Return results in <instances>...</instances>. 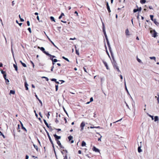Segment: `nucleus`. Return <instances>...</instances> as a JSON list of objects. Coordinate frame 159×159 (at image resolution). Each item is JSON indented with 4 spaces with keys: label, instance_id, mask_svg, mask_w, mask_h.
Returning <instances> with one entry per match:
<instances>
[{
    "label": "nucleus",
    "instance_id": "1",
    "mask_svg": "<svg viewBox=\"0 0 159 159\" xmlns=\"http://www.w3.org/2000/svg\"><path fill=\"white\" fill-rule=\"evenodd\" d=\"M150 33L152 35V36L155 38L157 36V33L154 30H151L150 31Z\"/></svg>",
    "mask_w": 159,
    "mask_h": 159
},
{
    "label": "nucleus",
    "instance_id": "2",
    "mask_svg": "<svg viewBox=\"0 0 159 159\" xmlns=\"http://www.w3.org/2000/svg\"><path fill=\"white\" fill-rule=\"evenodd\" d=\"M85 126V124L84 122H82V123H81L80 125V127L81 128L80 131H83V130L84 129V127Z\"/></svg>",
    "mask_w": 159,
    "mask_h": 159
},
{
    "label": "nucleus",
    "instance_id": "3",
    "mask_svg": "<svg viewBox=\"0 0 159 159\" xmlns=\"http://www.w3.org/2000/svg\"><path fill=\"white\" fill-rule=\"evenodd\" d=\"M47 135H48V137L49 139V140L51 143L52 145L53 148H54V145H53V142H52V139H51V137H50V135L48 133V132H47Z\"/></svg>",
    "mask_w": 159,
    "mask_h": 159
},
{
    "label": "nucleus",
    "instance_id": "4",
    "mask_svg": "<svg viewBox=\"0 0 159 159\" xmlns=\"http://www.w3.org/2000/svg\"><path fill=\"white\" fill-rule=\"evenodd\" d=\"M113 66H114V68L116 69L118 72H120V70H119V67L117 66V65L116 63Z\"/></svg>",
    "mask_w": 159,
    "mask_h": 159
},
{
    "label": "nucleus",
    "instance_id": "5",
    "mask_svg": "<svg viewBox=\"0 0 159 159\" xmlns=\"http://www.w3.org/2000/svg\"><path fill=\"white\" fill-rule=\"evenodd\" d=\"M44 53L46 55H47L48 56H49L50 57H55V56H52L50 54H49L48 52L45 51L44 52Z\"/></svg>",
    "mask_w": 159,
    "mask_h": 159
},
{
    "label": "nucleus",
    "instance_id": "6",
    "mask_svg": "<svg viewBox=\"0 0 159 159\" xmlns=\"http://www.w3.org/2000/svg\"><path fill=\"white\" fill-rule=\"evenodd\" d=\"M93 150L96 152H99V150L95 146L93 147Z\"/></svg>",
    "mask_w": 159,
    "mask_h": 159
},
{
    "label": "nucleus",
    "instance_id": "7",
    "mask_svg": "<svg viewBox=\"0 0 159 159\" xmlns=\"http://www.w3.org/2000/svg\"><path fill=\"white\" fill-rule=\"evenodd\" d=\"M57 143L60 148H64V147H63L60 143V142L59 140H57Z\"/></svg>",
    "mask_w": 159,
    "mask_h": 159
},
{
    "label": "nucleus",
    "instance_id": "8",
    "mask_svg": "<svg viewBox=\"0 0 159 159\" xmlns=\"http://www.w3.org/2000/svg\"><path fill=\"white\" fill-rule=\"evenodd\" d=\"M54 137L56 139V140H57V139H60L61 138V136H58L56 134H54L53 135Z\"/></svg>",
    "mask_w": 159,
    "mask_h": 159
},
{
    "label": "nucleus",
    "instance_id": "9",
    "mask_svg": "<svg viewBox=\"0 0 159 159\" xmlns=\"http://www.w3.org/2000/svg\"><path fill=\"white\" fill-rule=\"evenodd\" d=\"M107 7L108 12H110L111 11L108 2H107Z\"/></svg>",
    "mask_w": 159,
    "mask_h": 159
},
{
    "label": "nucleus",
    "instance_id": "10",
    "mask_svg": "<svg viewBox=\"0 0 159 159\" xmlns=\"http://www.w3.org/2000/svg\"><path fill=\"white\" fill-rule=\"evenodd\" d=\"M153 21L156 25H157V26L159 25V23L157 21V20L156 19H154V20Z\"/></svg>",
    "mask_w": 159,
    "mask_h": 159
},
{
    "label": "nucleus",
    "instance_id": "11",
    "mask_svg": "<svg viewBox=\"0 0 159 159\" xmlns=\"http://www.w3.org/2000/svg\"><path fill=\"white\" fill-rule=\"evenodd\" d=\"M103 62L104 63V65H105V66L106 67L107 69V70L109 69L108 68V66L107 65V62L104 61H103Z\"/></svg>",
    "mask_w": 159,
    "mask_h": 159
},
{
    "label": "nucleus",
    "instance_id": "12",
    "mask_svg": "<svg viewBox=\"0 0 159 159\" xmlns=\"http://www.w3.org/2000/svg\"><path fill=\"white\" fill-rule=\"evenodd\" d=\"M25 88H26V90H28V84H27L26 82H25Z\"/></svg>",
    "mask_w": 159,
    "mask_h": 159
},
{
    "label": "nucleus",
    "instance_id": "13",
    "mask_svg": "<svg viewBox=\"0 0 159 159\" xmlns=\"http://www.w3.org/2000/svg\"><path fill=\"white\" fill-rule=\"evenodd\" d=\"M107 45H108V47L109 48V50H110V51L111 52V48L110 47V43H109V40L107 41Z\"/></svg>",
    "mask_w": 159,
    "mask_h": 159
},
{
    "label": "nucleus",
    "instance_id": "14",
    "mask_svg": "<svg viewBox=\"0 0 159 159\" xmlns=\"http://www.w3.org/2000/svg\"><path fill=\"white\" fill-rule=\"evenodd\" d=\"M75 50H76V53L78 55H79V49H77L76 48V47L75 46Z\"/></svg>",
    "mask_w": 159,
    "mask_h": 159
},
{
    "label": "nucleus",
    "instance_id": "15",
    "mask_svg": "<svg viewBox=\"0 0 159 159\" xmlns=\"http://www.w3.org/2000/svg\"><path fill=\"white\" fill-rule=\"evenodd\" d=\"M43 121H44V123L46 125V126L48 128H49V126L48 125V123L47 122L46 120H45L44 119V120H43Z\"/></svg>",
    "mask_w": 159,
    "mask_h": 159
},
{
    "label": "nucleus",
    "instance_id": "16",
    "mask_svg": "<svg viewBox=\"0 0 159 159\" xmlns=\"http://www.w3.org/2000/svg\"><path fill=\"white\" fill-rule=\"evenodd\" d=\"M43 52V53H44V52H45V49L43 47H41V48H40L39 47H38Z\"/></svg>",
    "mask_w": 159,
    "mask_h": 159
},
{
    "label": "nucleus",
    "instance_id": "17",
    "mask_svg": "<svg viewBox=\"0 0 159 159\" xmlns=\"http://www.w3.org/2000/svg\"><path fill=\"white\" fill-rule=\"evenodd\" d=\"M15 93V91L14 90H11L10 92V94H14Z\"/></svg>",
    "mask_w": 159,
    "mask_h": 159
},
{
    "label": "nucleus",
    "instance_id": "18",
    "mask_svg": "<svg viewBox=\"0 0 159 159\" xmlns=\"http://www.w3.org/2000/svg\"><path fill=\"white\" fill-rule=\"evenodd\" d=\"M35 96L36 97V98L38 99V100H39V101L40 103L41 104V105H42V102L41 101V100H40L39 98H38L37 96L36 95Z\"/></svg>",
    "mask_w": 159,
    "mask_h": 159
},
{
    "label": "nucleus",
    "instance_id": "19",
    "mask_svg": "<svg viewBox=\"0 0 159 159\" xmlns=\"http://www.w3.org/2000/svg\"><path fill=\"white\" fill-rule=\"evenodd\" d=\"M13 66L14 67V68H15V70L16 71H17V70H18V67H17V66L16 65L14 64H13Z\"/></svg>",
    "mask_w": 159,
    "mask_h": 159
},
{
    "label": "nucleus",
    "instance_id": "20",
    "mask_svg": "<svg viewBox=\"0 0 159 159\" xmlns=\"http://www.w3.org/2000/svg\"><path fill=\"white\" fill-rule=\"evenodd\" d=\"M158 120V117L157 116H156L154 117V121H157Z\"/></svg>",
    "mask_w": 159,
    "mask_h": 159
},
{
    "label": "nucleus",
    "instance_id": "21",
    "mask_svg": "<svg viewBox=\"0 0 159 159\" xmlns=\"http://www.w3.org/2000/svg\"><path fill=\"white\" fill-rule=\"evenodd\" d=\"M86 143L84 141H82V144H81L82 146L83 147L84 146H85L86 145Z\"/></svg>",
    "mask_w": 159,
    "mask_h": 159
},
{
    "label": "nucleus",
    "instance_id": "22",
    "mask_svg": "<svg viewBox=\"0 0 159 159\" xmlns=\"http://www.w3.org/2000/svg\"><path fill=\"white\" fill-rule=\"evenodd\" d=\"M11 52L13 55V56L14 57V52L12 48V44L11 43Z\"/></svg>",
    "mask_w": 159,
    "mask_h": 159
},
{
    "label": "nucleus",
    "instance_id": "23",
    "mask_svg": "<svg viewBox=\"0 0 159 159\" xmlns=\"http://www.w3.org/2000/svg\"><path fill=\"white\" fill-rule=\"evenodd\" d=\"M21 126H22V129H24L25 131H27V130L26 129V128H25L24 126H23V124L21 122Z\"/></svg>",
    "mask_w": 159,
    "mask_h": 159
},
{
    "label": "nucleus",
    "instance_id": "24",
    "mask_svg": "<svg viewBox=\"0 0 159 159\" xmlns=\"http://www.w3.org/2000/svg\"><path fill=\"white\" fill-rule=\"evenodd\" d=\"M142 151V150L141 149V146H139L138 148V151L139 152H140Z\"/></svg>",
    "mask_w": 159,
    "mask_h": 159
},
{
    "label": "nucleus",
    "instance_id": "25",
    "mask_svg": "<svg viewBox=\"0 0 159 159\" xmlns=\"http://www.w3.org/2000/svg\"><path fill=\"white\" fill-rule=\"evenodd\" d=\"M146 2V0H141L140 1V2L141 4H144Z\"/></svg>",
    "mask_w": 159,
    "mask_h": 159
},
{
    "label": "nucleus",
    "instance_id": "26",
    "mask_svg": "<svg viewBox=\"0 0 159 159\" xmlns=\"http://www.w3.org/2000/svg\"><path fill=\"white\" fill-rule=\"evenodd\" d=\"M73 136L71 135L69 136L68 137V139L69 141H70V140H71V139H73Z\"/></svg>",
    "mask_w": 159,
    "mask_h": 159
},
{
    "label": "nucleus",
    "instance_id": "27",
    "mask_svg": "<svg viewBox=\"0 0 159 159\" xmlns=\"http://www.w3.org/2000/svg\"><path fill=\"white\" fill-rule=\"evenodd\" d=\"M147 114L150 117H151L152 118V120H154V118H153V116H152L150 114H149L148 113H147Z\"/></svg>",
    "mask_w": 159,
    "mask_h": 159
},
{
    "label": "nucleus",
    "instance_id": "28",
    "mask_svg": "<svg viewBox=\"0 0 159 159\" xmlns=\"http://www.w3.org/2000/svg\"><path fill=\"white\" fill-rule=\"evenodd\" d=\"M50 19H51V20H52V21H53L54 22H55V19L54 18V17H52V16H51L50 17Z\"/></svg>",
    "mask_w": 159,
    "mask_h": 159
},
{
    "label": "nucleus",
    "instance_id": "29",
    "mask_svg": "<svg viewBox=\"0 0 159 159\" xmlns=\"http://www.w3.org/2000/svg\"><path fill=\"white\" fill-rule=\"evenodd\" d=\"M57 61V59H54L52 61L53 63L52 64L53 65H54V62H56Z\"/></svg>",
    "mask_w": 159,
    "mask_h": 159
},
{
    "label": "nucleus",
    "instance_id": "30",
    "mask_svg": "<svg viewBox=\"0 0 159 159\" xmlns=\"http://www.w3.org/2000/svg\"><path fill=\"white\" fill-rule=\"evenodd\" d=\"M150 16L151 18V20L152 21H153L154 20V19H153V16L152 15H150Z\"/></svg>",
    "mask_w": 159,
    "mask_h": 159
},
{
    "label": "nucleus",
    "instance_id": "31",
    "mask_svg": "<svg viewBox=\"0 0 159 159\" xmlns=\"http://www.w3.org/2000/svg\"><path fill=\"white\" fill-rule=\"evenodd\" d=\"M62 58L63 59H64L65 60H66L67 61H68V62L69 61V59L68 58H66L64 57H62Z\"/></svg>",
    "mask_w": 159,
    "mask_h": 159
},
{
    "label": "nucleus",
    "instance_id": "32",
    "mask_svg": "<svg viewBox=\"0 0 159 159\" xmlns=\"http://www.w3.org/2000/svg\"><path fill=\"white\" fill-rule=\"evenodd\" d=\"M5 80H6V83L7 84H8V83L9 82V80L8 79H7V78H6V79H5Z\"/></svg>",
    "mask_w": 159,
    "mask_h": 159
},
{
    "label": "nucleus",
    "instance_id": "33",
    "mask_svg": "<svg viewBox=\"0 0 159 159\" xmlns=\"http://www.w3.org/2000/svg\"><path fill=\"white\" fill-rule=\"evenodd\" d=\"M33 146H34V147L35 149H36L37 150V151H38V147L37 145H36L34 144L33 145Z\"/></svg>",
    "mask_w": 159,
    "mask_h": 159
},
{
    "label": "nucleus",
    "instance_id": "34",
    "mask_svg": "<svg viewBox=\"0 0 159 159\" xmlns=\"http://www.w3.org/2000/svg\"><path fill=\"white\" fill-rule=\"evenodd\" d=\"M149 58L151 59H153L156 60V57H150Z\"/></svg>",
    "mask_w": 159,
    "mask_h": 159
},
{
    "label": "nucleus",
    "instance_id": "35",
    "mask_svg": "<svg viewBox=\"0 0 159 159\" xmlns=\"http://www.w3.org/2000/svg\"><path fill=\"white\" fill-rule=\"evenodd\" d=\"M102 30H105V25L104 23L102 22Z\"/></svg>",
    "mask_w": 159,
    "mask_h": 159
},
{
    "label": "nucleus",
    "instance_id": "36",
    "mask_svg": "<svg viewBox=\"0 0 159 159\" xmlns=\"http://www.w3.org/2000/svg\"><path fill=\"white\" fill-rule=\"evenodd\" d=\"M103 32L104 33V34L105 35V36H107V35L106 34V31H105V30H103Z\"/></svg>",
    "mask_w": 159,
    "mask_h": 159
},
{
    "label": "nucleus",
    "instance_id": "37",
    "mask_svg": "<svg viewBox=\"0 0 159 159\" xmlns=\"http://www.w3.org/2000/svg\"><path fill=\"white\" fill-rule=\"evenodd\" d=\"M100 127L99 126H98V127H92V126H90V128L91 129H93V128H98Z\"/></svg>",
    "mask_w": 159,
    "mask_h": 159
},
{
    "label": "nucleus",
    "instance_id": "38",
    "mask_svg": "<svg viewBox=\"0 0 159 159\" xmlns=\"http://www.w3.org/2000/svg\"><path fill=\"white\" fill-rule=\"evenodd\" d=\"M137 61L139 63H142V61L141 60L139 59L138 57H137Z\"/></svg>",
    "mask_w": 159,
    "mask_h": 159
},
{
    "label": "nucleus",
    "instance_id": "39",
    "mask_svg": "<svg viewBox=\"0 0 159 159\" xmlns=\"http://www.w3.org/2000/svg\"><path fill=\"white\" fill-rule=\"evenodd\" d=\"M129 30L128 29H126L125 30V33L126 35H128V33H129Z\"/></svg>",
    "mask_w": 159,
    "mask_h": 159
},
{
    "label": "nucleus",
    "instance_id": "40",
    "mask_svg": "<svg viewBox=\"0 0 159 159\" xmlns=\"http://www.w3.org/2000/svg\"><path fill=\"white\" fill-rule=\"evenodd\" d=\"M139 11V9H134L133 10V11L134 13L136 12L137 11Z\"/></svg>",
    "mask_w": 159,
    "mask_h": 159
},
{
    "label": "nucleus",
    "instance_id": "41",
    "mask_svg": "<svg viewBox=\"0 0 159 159\" xmlns=\"http://www.w3.org/2000/svg\"><path fill=\"white\" fill-rule=\"evenodd\" d=\"M55 87H56V91H57L58 90V85H55Z\"/></svg>",
    "mask_w": 159,
    "mask_h": 159
},
{
    "label": "nucleus",
    "instance_id": "42",
    "mask_svg": "<svg viewBox=\"0 0 159 159\" xmlns=\"http://www.w3.org/2000/svg\"><path fill=\"white\" fill-rule=\"evenodd\" d=\"M42 78H46V80L47 81H48V79L47 77H45V76H43L42 77Z\"/></svg>",
    "mask_w": 159,
    "mask_h": 159
},
{
    "label": "nucleus",
    "instance_id": "43",
    "mask_svg": "<svg viewBox=\"0 0 159 159\" xmlns=\"http://www.w3.org/2000/svg\"><path fill=\"white\" fill-rule=\"evenodd\" d=\"M21 64L24 67H26V65L25 63H23Z\"/></svg>",
    "mask_w": 159,
    "mask_h": 159
},
{
    "label": "nucleus",
    "instance_id": "44",
    "mask_svg": "<svg viewBox=\"0 0 159 159\" xmlns=\"http://www.w3.org/2000/svg\"><path fill=\"white\" fill-rule=\"evenodd\" d=\"M28 30H29V32L30 33H31V28H29L28 29Z\"/></svg>",
    "mask_w": 159,
    "mask_h": 159
},
{
    "label": "nucleus",
    "instance_id": "45",
    "mask_svg": "<svg viewBox=\"0 0 159 159\" xmlns=\"http://www.w3.org/2000/svg\"><path fill=\"white\" fill-rule=\"evenodd\" d=\"M51 80L52 81H55L56 82L57 80L53 78L51 79Z\"/></svg>",
    "mask_w": 159,
    "mask_h": 159
},
{
    "label": "nucleus",
    "instance_id": "46",
    "mask_svg": "<svg viewBox=\"0 0 159 159\" xmlns=\"http://www.w3.org/2000/svg\"><path fill=\"white\" fill-rule=\"evenodd\" d=\"M64 159H67V157L66 155L64 156Z\"/></svg>",
    "mask_w": 159,
    "mask_h": 159
},
{
    "label": "nucleus",
    "instance_id": "47",
    "mask_svg": "<svg viewBox=\"0 0 159 159\" xmlns=\"http://www.w3.org/2000/svg\"><path fill=\"white\" fill-rule=\"evenodd\" d=\"M27 23L28 26H29L30 25V22L29 21H27Z\"/></svg>",
    "mask_w": 159,
    "mask_h": 159
},
{
    "label": "nucleus",
    "instance_id": "48",
    "mask_svg": "<svg viewBox=\"0 0 159 159\" xmlns=\"http://www.w3.org/2000/svg\"><path fill=\"white\" fill-rule=\"evenodd\" d=\"M1 73L3 74V75L5 74H6L5 71H3V70L1 71Z\"/></svg>",
    "mask_w": 159,
    "mask_h": 159
},
{
    "label": "nucleus",
    "instance_id": "49",
    "mask_svg": "<svg viewBox=\"0 0 159 159\" xmlns=\"http://www.w3.org/2000/svg\"><path fill=\"white\" fill-rule=\"evenodd\" d=\"M6 74L3 75V77L4 78V79H6Z\"/></svg>",
    "mask_w": 159,
    "mask_h": 159
},
{
    "label": "nucleus",
    "instance_id": "50",
    "mask_svg": "<svg viewBox=\"0 0 159 159\" xmlns=\"http://www.w3.org/2000/svg\"><path fill=\"white\" fill-rule=\"evenodd\" d=\"M102 137V136H101L98 139V141H101V138Z\"/></svg>",
    "mask_w": 159,
    "mask_h": 159
},
{
    "label": "nucleus",
    "instance_id": "51",
    "mask_svg": "<svg viewBox=\"0 0 159 159\" xmlns=\"http://www.w3.org/2000/svg\"><path fill=\"white\" fill-rule=\"evenodd\" d=\"M50 113H49V112L48 113V115H47V117H48V118H49V116H50Z\"/></svg>",
    "mask_w": 159,
    "mask_h": 159
},
{
    "label": "nucleus",
    "instance_id": "52",
    "mask_svg": "<svg viewBox=\"0 0 159 159\" xmlns=\"http://www.w3.org/2000/svg\"><path fill=\"white\" fill-rule=\"evenodd\" d=\"M51 42L52 44L54 45V46L57 47L55 45V44H54V43H53V42H52V41H51Z\"/></svg>",
    "mask_w": 159,
    "mask_h": 159
},
{
    "label": "nucleus",
    "instance_id": "53",
    "mask_svg": "<svg viewBox=\"0 0 159 159\" xmlns=\"http://www.w3.org/2000/svg\"><path fill=\"white\" fill-rule=\"evenodd\" d=\"M15 4L14 1H13L12 2V5L13 6Z\"/></svg>",
    "mask_w": 159,
    "mask_h": 159
},
{
    "label": "nucleus",
    "instance_id": "54",
    "mask_svg": "<svg viewBox=\"0 0 159 159\" xmlns=\"http://www.w3.org/2000/svg\"><path fill=\"white\" fill-rule=\"evenodd\" d=\"M125 89H126V91L127 92V93L128 94H129V91H128V89H127V87H126V88H125Z\"/></svg>",
    "mask_w": 159,
    "mask_h": 159
},
{
    "label": "nucleus",
    "instance_id": "55",
    "mask_svg": "<svg viewBox=\"0 0 159 159\" xmlns=\"http://www.w3.org/2000/svg\"><path fill=\"white\" fill-rule=\"evenodd\" d=\"M93 101V99L92 97L90 98V102H91Z\"/></svg>",
    "mask_w": 159,
    "mask_h": 159
},
{
    "label": "nucleus",
    "instance_id": "56",
    "mask_svg": "<svg viewBox=\"0 0 159 159\" xmlns=\"http://www.w3.org/2000/svg\"><path fill=\"white\" fill-rule=\"evenodd\" d=\"M105 39L106 40V41L108 40L107 36H105Z\"/></svg>",
    "mask_w": 159,
    "mask_h": 159
},
{
    "label": "nucleus",
    "instance_id": "57",
    "mask_svg": "<svg viewBox=\"0 0 159 159\" xmlns=\"http://www.w3.org/2000/svg\"><path fill=\"white\" fill-rule=\"evenodd\" d=\"M75 39H76V38H70V40H75Z\"/></svg>",
    "mask_w": 159,
    "mask_h": 159
},
{
    "label": "nucleus",
    "instance_id": "58",
    "mask_svg": "<svg viewBox=\"0 0 159 159\" xmlns=\"http://www.w3.org/2000/svg\"><path fill=\"white\" fill-rule=\"evenodd\" d=\"M31 62L32 64V65H33V67H34V65L33 62L31 61Z\"/></svg>",
    "mask_w": 159,
    "mask_h": 159
},
{
    "label": "nucleus",
    "instance_id": "59",
    "mask_svg": "<svg viewBox=\"0 0 159 159\" xmlns=\"http://www.w3.org/2000/svg\"><path fill=\"white\" fill-rule=\"evenodd\" d=\"M54 66H52V68L51 70L52 71H53V68H54Z\"/></svg>",
    "mask_w": 159,
    "mask_h": 159
},
{
    "label": "nucleus",
    "instance_id": "60",
    "mask_svg": "<svg viewBox=\"0 0 159 159\" xmlns=\"http://www.w3.org/2000/svg\"><path fill=\"white\" fill-rule=\"evenodd\" d=\"M157 96H158V97L157 98V100L158 102H159V95L158 94Z\"/></svg>",
    "mask_w": 159,
    "mask_h": 159
},
{
    "label": "nucleus",
    "instance_id": "61",
    "mask_svg": "<svg viewBox=\"0 0 159 159\" xmlns=\"http://www.w3.org/2000/svg\"><path fill=\"white\" fill-rule=\"evenodd\" d=\"M39 115L40 116L42 117V115H41V112H39Z\"/></svg>",
    "mask_w": 159,
    "mask_h": 159
},
{
    "label": "nucleus",
    "instance_id": "62",
    "mask_svg": "<svg viewBox=\"0 0 159 159\" xmlns=\"http://www.w3.org/2000/svg\"><path fill=\"white\" fill-rule=\"evenodd\" d=\"M20 20L21 22H23L24 21V20L22 18H20Z\"/></svg>",
    "mask_w": 159,
    "mask_h": 159
},
{
    "label": "nucleus",
    "instance_id": "63",
    "mask_svg": "<svg viewBox=\"0 0 159 159\" xmlns=\"http://www.w3.org/2000/svg\"><path fill=\"white\" fill-rule=\"evenodd\" d=\"M149 9H153V8H152V7L151 6H149Z\"/></svg>",
    "mask_w": 159,
    "mask_h": 159
},
{
    "label": "nucleus",
    "instance_id": "64",
    "mask_svg": "<svg viewBox=\"0 0 159 159\" xmlns=\"http://www.w3.org/2000/svg\"><path fill=\"white\" fill-rule=\"evenodd\" d=\"M28 158H29V156L27 155H26L25 159H28Z\"/></svg>",
    "mask_w": 159,
    "mask_h": 159
}]
</instances>
